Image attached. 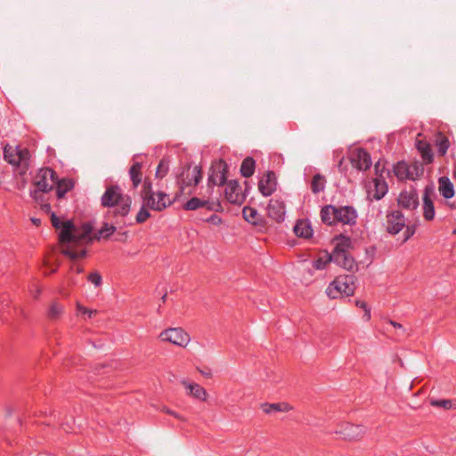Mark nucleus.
<instances>
[{
  "label": "nucleus",
  "mask_w": 456,
  "mask_h": 456,
  "mask_svg": "<svg viewBox=\"0 0 456 456\" xmlns=\"http://www.w3.org/2000/svg\"><path fill=\"white\" fill-rule=\"evenodd\" d=\"M52 225L60 230L59 241L61 245L75 244L76 246L88 245L93 243L92 232L94 224L92 222L82 224L79 229L69 219L61 222L55 213H52Z\"/></svg>",
  "instance_id": "obj_1"
},
{
  "label": "nucleus",
  "mask_w": 456,
  "mask_h": 456,
  "mask_svg": "<svg viewBox=\"0 0 456 456\" xmlns=\"http://www.w3.org/2000/svg\"><path fill=\"white\" fill-rule=\"evenodd\" d=\"M101 205L104 208H114L113 216H126L132 205V198L125 195L118 184H111L106 187L104 193L101 198Z\"/></svg>",
  "instance_id": "obj_2"
},
{
  "label": "nucleus",
  "mask_w": 456,
  "mask_h": 456,
  "mask_svg": "<svg viewBox=\"0 0 456 456\" xmlns=\"http://www.w3.org/2000/svg\"><path fill=\"white\" fill-rule=\"evenodd\" d=\"M191 167V163H186L175 171L176 183L178 185V191L175 192V197L172 200L175 202L184 193L187 186H197L202 179V169L200 166H195L193 167V178L187 181L184 179L185 172H188Z\"/></svg>",
  "instance_id": "obj_3"
},
{
  "label": "nucleus",
  "mask_w": 456,
  "mask_h": 456,
  "mask_svg": "<svg viewBox=\"0 0 456 456\" xmlns=\"http://www.w3.org/2000/svg\"><path fill=\"white\" fill-rule=\"evenodd\" d=\"M354 280L355 277L353 274L338 276L326 289L327 296L335 299L340 295L346 297L354 295L355 289Z\"/></svg>",
  "instance_id": "obj_4"
},
{
  "label": "nucleus",
  "mask_w": 456,
  "mask_h": 456,
  "mask_svg": "<svg viewBox=\"0 0 456 456\" xmlns=\"http://www.w3.org/2000/svg\"><path fill=\"white\" fill-rule=\"evenodd\" d=\"M229 167L225 160L220 159L211 163L208 176V188L211 191L214 186H223L227 182Z\"/></svg>",
  "instance_id": "obj_5"
},
{
  "label": "nucleus",
  "mask_w": 456,
  "mask_h": 456,
  "mask_svg": "<svg viewBox=\"0 0 456 456\" xmlns=\"http://www.w3.org/2000/svg\"><path fill=\"white\" fill-rule=\"evenodd\" d=\"M332 242H336L334 249L330 253L332 262L340 265L349 255L348 249L353 248L352 240L349 236L340 233L332 239Z\"/></svg>",
  "instance_id": "obj_6"
},
{
  "label": "nucleus",
  "mask_w": 456,
  "mask_h": 456,
  "mask_svg": "<svg viewBox=\"0 0 456 456\" xmlns=\"http://www.w3.org/2000/svg\"><path fill=\"white\" fill-rule=\"evenodd\" d=\"M163 341H168L179 346H185L190 341V336L182 328H169L160 333Z\"/></svg>",
  "instance_id": "obj_7"
},
{
  "label": "nucleus",
  "mask_w": 456,
  "mask_h": 456,
  "mask_svg": "<svg viewBox=\"0 0 456 456\" xmlns=\"http://www.w3.org/2000/svg\"><path fill=\"white\" fill-rule=\"evenodd\" d=\"M386 231L391 235H396L405 226L404 215L400 210H393L387 214Z\"/></svg>",
  "instance_id": "obj_8"
},
{
  "label": "nucleus",
  "mask_w": 456,
  "mask_h": 456,
  "mask_svg": "<svg viewBox=\"0 0 456 456\" xmlns=\"http://www.w3.org/2000/svg\"><path fill=\"white\" fill-rule=\"evenodd\" d=\"M335 224L342 223L344 224L354 225L358 217L357 211L353 206L335 207Z\"/></svg>",
  "instance_id": "obj_9"
},
{
  "label": "nucleus",
  "mask_w": 456,
  "mask_h": 456,
  "mask_svg": "<svg viewBox=\"0 0 456 456\" xmlns=\"http://www.w3.org/2000/svg\"><path fill=\"white\" fill-rule=\"evenodd\" d=\"M277 176L274 171L268 170L258 182V190L264 197L271 196L277 189Z\"/></svg>",
  "instance_id": "obj_10"
},
{
  "label": "nucleus",
  "mask_w": 456,
  "mask_h": 456,
  "mask_svg": "<svg viewBox=\"0 0 456 456\" xmlns=\"http://www.w3.org/2000/svg\"><path fill=\"white\" fill-rule=\"evenodd\" d=\"M200 208H206L208 211H215V212H222L223 208L221 203L217 201H209L201 200L197 197H192L184 205L183 208L185 210H196Z\"/></svg>",
  "instance_id": "obj_11"
},
{
  "label": "nucleus",
  "mask_w": 456,
  "mask_h": 456,
  "mask_svg": "<svg viewBox=\"0 0 456 456\" xmlns=\"http://www.w3.org/2000/svg\"><path fill=\"white\" fill-rule=\"evenodd\" d=\"M352 165L358 170H367L372 165L371 157L364 148L356 149L350 157Z\"/></svg>",
  "instance_id": "obj_12"
},
{
  "label": "nucleus",
  "mask_w": 456,
  "mask_h": 456,
  "mask_svg": "<svg viewBox=\"0 0 456 456\" xmlns=\"http://www.w3.org/2000/svg\"><path fill=\"white\" fill-rule=\"evenodd\" d=\"M34 184L36 189L30 191V197L37 202H44V196L39 193L51 191L53 189V185L48 183L46 176H45L40 171L37 174V180L34 182Z\"/></svg>",
  "instance_id": "obj_13"
},
{
  "label": "nucleus",
  "mask_w": 456,
  "mask_h": 456,
  "mask_svg": "<svg viewBox=\"0 0 456 456\" xmlns=\"http://www.w3.org/2000/svg\"><path fill=\"white\" fill-rule=\"evenodd\" d=\"M397 204L404 209H416L419 205V195L415 189L403 191L397 198Z\"/></svg>",
  "instance_id": "obj_14"
},
{
  "label": "nucleus",
  "mask_w": 456,
  "mask_h": 456,
  "mask_svg": "<svg viewBox=\"0 0 456 456\" xmlns=\"http://www.w3.org/2000/svg\"><path fill=\"white\" fill-rule=\"evenodd\" d=\"M336 433L341 436L345 440H357L365 433V428L362 425L346 423L343 424L340 429L336 431Z\"/></svg>",
  "instance_id": "obj_15"
},
{
  "label": "nucleus",
  "mask_w": 456,
  "mask_h": 456,
  "mask_svg": "<svg viewBox=\"0 0 456 456\" xmlns=\"http://www.w3.org/2000/svg\"><path fill=\"white\" fill-rule=\"evenodd\" d=\"M227 186L224 191L225 199L232 204L241 205L245 200V194L239 192L240 185L237 180H230L225 183Z\"/></svg>",
  "instance_id": "obj_16"
},
{
  "label": "nucleus",
  "mask_w": 456,
  "mask_h": 456,
  "mask_svg": "<svg viewBox=\"0 0 456 456\" xmlns=\"http://www.w3.org/2000/svg\"><path fill=\"white\" fill-rule=\"evenodd\" d=\"M434 192V185L428 184L425 187L423 192V216L428 221H431L435 218V206L431 199V195Z\"/></svg>",
  "instance_id": "obj_17"
},
{
  "label": "nucleus",
  "mask_w": 456,
  "mask_h": 456,
  "mask_svg": "<svg viewBox=\"0 0 456 456\" xmlns=\"http://www.w3.org/2000/svg\"><path fill=\"white\" fill-rule=\"evenodd\" d=\"M155 195L158 197V200H155V196H152L146 202L148 208L152 210L161 212L174 203V200H170L168 194L164 191H157Z\"/></svg>",
  "instance_id": "obj_18"
},
{
  "label": "nucleus",
  "mask_w": 456,
  "mask_h": 456,
  "mask_svg": "<svg viewBox=\"0 0 456 456\" xmlns=\"http://www.w3.org/2000/svg\"><path fill=\"white\" fill-rule=\"evenodd\" d=\"M268 216L277 223H281L285 218V203L280 200H271L267 207Z\"/></svg>",
  "instance_id": "obj_19"
},
{
  "label": "nucleus",
  "mask_w": 456,
  "mask_h": 456,
  "mask_svg": "<svg viewBox=\"0 0 456 456\" xmlns=\"http://www.w3.org/2000/svg\"><path fill=\"white\" fill-rule=\"evenodd\" d=\"M419 136H421V134H419L416 139V149L420 153L423 161L426 164H431L434 161V153L431 148V144L425 139H419Z\"/></svg>",
  "instance_id": "obj_20"
},
{
  "label": "nucleus",
  "mask_w": 456,
  "mask_h": 456,
  "mask_svg": "<svg viewBox=\"0 0 456 456\" xmlns=\"http://www.w3.org/2000/svg\"><path fill=\"white\" fill-rule=\"evenodd\" d=\"M293 232L297 237L303 239H310L314 234V230L308 219L297 220Z\"/></svg>",
  "instance_id": "obj_21"
},
{
  "label": "nucleus",
  "mask_w": 456,
  "mask_h": 456,
  "mask_svg": "<svg viewBox=\"0 0 456 456\" xmlns=\"http://www.w3.org/2000/svg\"><path fill=\"white\" fill-rule=\"evenodd\" d=\"M242 216L247 222L254 226H265L266 224L265 218L261 216L258 211L254 208L248 206L244 207Z\"/></svg>",
  "instance_id": "obj_22"
},
{
  "label": "nucleus",
  "mask_w": 456,
  "mask_h": 456,
  "mask_svg": "<svg viewBox=\"0 0 456 456\" xmlns=\"http://www.w3.org/2000/svg\"><path fill=\"white\" fill-rule=\"evenodd\" d=\"M393 173L398 180H413V172L404 160L398 161L393 166Z\"/></svg>",
  "instance_id": "obj_23"
},
{
  "label": "nucleus",
  "mask_w": 456,
  "mask_h": 456,
  "mask_svg": "<svg viewBox=\"0 0 456 456\" xmlns=\"http://www.w3.org/2000/svg\"><path fill=\"white\" fill-rule=\"evenodd\" d=\"M4 159L11 165L20 166L24 159V154L21 151H17V147L13 149L9 144H6L4 147Z\"/></svg>",
  "instance_id": "obj_24"
},
{
  "label": "nucleus",
  "mask_w": 456,
  "mask_h": 456,
  "mask_svg": "<svg viewBox=\"0 0 456 456\" xmlns=\"http://www.w3.org/2000/svg\"><path fill=\"white\" fill-rule=\"evenodd\" d=\"M438 184L439 191L444 199L449 200L454 196V185L447 176H441Z\"/></svg>",
  "instance_id": "obj_25"
},
{
  "label": "nucleus",
  "mask_w": 456,
  "mask_h": 456,
  "mask_svg": "<svg viewBox=\"0 0 456 456\" xmlns=\"http://www.w3.org/2000/svg\"><path fill=\"white\" fill-rule=\"evenodd\" d=\"M142 164L141 162L134 161L129 168L128 174L132 181L133 189H136L142 181Z\"/></svg>",
  "instance_id": "obj_26"
},
{
  "label": "nucleus",
  "mask_w": 456,
  "mask_h": 456,
  "mask_svg": "<svg viewBox=\"0 0 456 456\" xmlns=\"http://www.w3.org/2000/svg\"><path fill=\"white\" fill-rule=\"evenodd\" d=\"M182 384L189 389V394L192 395L194 398L199 399L200 401L207 400V391L204 387L197 383H188L185 380L182 381Z\"/></svg>",
  "instance_id": "obj_27"
},
{
  "label": "nucleus",
  "mask_w": 456,
  "mask_h": 456,
  "mask_svg": "<svg viewBox=\"0 0 456 456\" xmlns=\"http://www.w3.org/2000/svg\"><path fill=\"white\" fill-rule=\"evenodd\" d=\"M256 170V160L253 157L248 156L246 157L240 165V175L245 178L251 177Z\"/></svg>",
  "instance_id": "obj_28"
},
{
  "label": "nucleus",
  "mask_w": 456,
  "mask_h": 456,
  "mask_svg": "<svg viewBox=\"0 0 456 456\" xmlns=\"http://www.w3.org/2000/svg\"><path fill=\"white\" fill-rule=\"evenodd\" d=\"M74 188V182L69 178H62L56 184V196L59 200L63 199L67 192Z\"/></svg>",
  "instance_id": "obj_29"
},
{
  "label": "nucleus",
  "mask_w": 456,
  "mask_h": 456,
  "mask_svg": "<svg viewBox=\"0 0 456 456\" xmlns=\"http://www.w3.org/2000/svg\"><path fill=\"white\" fill-rule=\"evenodd\" d=\"M435 145L437 148L439 156H444L450 147V141L443 133L438 132L436 134Z\"/></svg>",
  "instance_id": "obj_30"
},
{
  "label": "nucleus",
  "mask_w": 456,
  "mask_h": 456,
  "mask_svg": "<svg viewBox=\"0 0 456 456\" xmlns=\"http://www.w3.org/2000/svg\"><path fill=\"white\" fill-rule=\"evenodd\" d=\"M375 192L373 198L376 200H380L388 191V185L386 182V177L374 179Z\"/></svg>",
  "instance_id": "obj_31"
},
{
  "label": "nucleus",
  "mask_w": 456,
  "mask_h": 456,
  "mask_svg": "<svg viewBox=\"0 0 456 456\" xmlns=\"http://www.w3.org/2000/svg\"><path fill=\"white\" fill-rule=\"evenodd\" d=\"M335 206L334 205H325L321 209V219L322 222L327 225H334L335 224V217H334Z\"/></svg>",
  "instance_id": "obj_32"
},
{
  "label": "nucleus",
  "mask_w": 456,
  "mask_h": 456,
  "mask_svg": "<svg viewBox=\"0 0 456 456\" xmlns=\"http://www.w3.org/2000/svg\"><path fill=\"white\" fill-rule=\"evenodd\" d=\"M261 409L264 412L267 414H271L273 412L278 411H289L291 407L287 403H265L261 404Z\"/></svg>",
  "instance_id": "obj_33"
},
{
  "label": "nucleus",
  "mask_w": 456,
  "mask_h": 456,
  "mask_svg": "<svg viewBox=\"0 0 456 456\" xmlns=\"http://www.w3.org/2000/svg\"><path fill=\"white\" fill-rule=\"evenodd\" d=\"M326 178L324 175L321 174H315L313 176L311 182V191L314 194H318L325 190L326 187Z\"/></svg>",
  "instance_id": "obj_34"
},
{
  "label": "nucleus",
  "mask_w": 456,
  "mask_h": 456,
  "mask_svg": "<svg viewBox=\"0 0 456 456\" xmlns=\"http://www.w3.org/2000/svg\"><path fill=\"white\" fill-rule=\"evenodd\" d=\"M63 313L64 306L57 301H53L47 310V318L51 321H55L60 319Z\"/></svg>",
  "instance_id": "obj_35"
},
{
  "label": "nucleus",
  "mask_w": 456,
  "mask_h": 456,
  "mask_svg": "<svg viewBox=\"0 0 456 456\" xmlns=\"http://www.w3.org/2000/svg\"><path fill=\"white\" fill-rule=\"evenodd\" d=\"M155 191H153L152 182L149 177L144 178L142 183V188L141 190L140 195L143 202H147L150 200V198L155 196Z\"/></svg>",
  "instance_id": "obj_36"
},
{
  "label": "nucleus",
  "mask_w": 456,
  "mask_h": 456,
  "mask_svg": "<svg viewBox=\"0 0 456 456\" xmlns=\"http://www.w3.org/2000/svg\"><path fill=\"white\" fill-rule=\"evenodd\" d=\"M170 159L168 157H163L155 172V177L159 179L164 178L169 171Z\"/></svg>",
  "instance_id": "obj_37"
},
{
  "label": "nucleus",
  "mask_w": 456,
  "mask_h": 456,
  "mask_svg": "<svg viewBox=\"0 0 456 456\" xmlns=\"http://www.w3.org/2000/svg\"><path fill=\"white\" fill-rule=\"evenodd\" d=\"M61 254L71 260H77L86 257L87 256V250L84 248L80 251H75L70 247H67L61 250Z\"/></svg>",
  "instance_id": "obj_38"
},
{
  "label": "nucleus",
  "mask_w": 456,
  "mask_h": 456,
  "mask_svg": "<svg viewBox=\"0 0 456 456\" xmlns=\"http://www.w3.org/2000/svg\"><path fill=\"white\" fill-rule=\"evenodd\" d=\"M387 160L385 159H379L376 164L374 165L375 174L377 175V178H382L386 177L384 174L387 175V176L391 175V171L386 167Z\"/></svg>",
  "instance_id": "obj_39"
},
{
  "label": "nucleus",
  "mask_w": 456,
  "mask_h": 456,
  "mask_svg": "<svg viewBox=\"0 0 456 456\" xmlns=\"http://www.w3.org/2000/svg\"><path fill=\"white\" fill-rule=\"evenodd\" d=\"M324 256H320L316 260L313 262V266L316 270H323L325 269L326 265L329 263L332 262V257L330 256V253H329L327 250H324Z\"/></svg>",
  "instance_id": "obj_40"
},
{
  "label": "nucleus",
  "mask_w": 456,
  "mask_h": 456,
  "mask_svg": "<svg viewBox=\"0 0 456 456\" xmlns=\"http://www.w3.org/2000/svg\"><path fill=\"white\" fill-rule=\"evenodd\" d=\"M147 208L146 203L142 201V205L135 216V222L137 224H142L151 217V213L147 210Z\"/></svg>",
  "instance_id": "obj_41"
},
{
  "label": "nucleus",
  "mask_w": 456,
  "mask_h": 456,
  "mask_svg": "<svg viewBox=\"0 0 456 456\" xmlns=\"http://www.w3.org/2000/svg\"><path fill=\"white\" fill-rule=\"evenodd\" d=\"M339 266L343 267L344 269L351 273H354L355 271L358 270L357 264L354 258L350 254L346 257L344 262Z\"/></svg>",
  "instance_id": "obj_42"
},
{
  "label": "nucleus",
  "mask_w": 456,
  "mask_h": 456,
  "mask_svg": "<svg viewBox=\"0 0 456 456\" xmlns=\"http://www.w3.org/2000/svg\"><path fill=\"white\" fill-rule=\"evenodd\" d=\"M409 167H411V171L413 172V180L415 181L419 178L424 173V167L420 161L415 160L411 163Z\"/></svg>",
  "instance_id": "obj_43"
},
{
  "label": "nucleus",
  "mask_w": 456,
  "mask_h": 456,
  "mask_svg": "<svg viewBox=\"0 0 456 456\" xmlns=\"http://www.w3.org/2000/svg\"><path fill=\"white\" fill-rule=\"evenodd\" d=\"M40 172L46 176V179L50 178V180L56 185L59 179L57 173L51 167L41 168Z\"/></svg>",
  "instance_id": "obj_44"
},
{
  "label": "nucleus",
  "mask_w": 456,
  "mask_h": 456,
  "mask_svg": "<svg viewBox=\"0 0 456 456\" xmlns=\"http://www.w3.org/2000/svg\"><path fill=\"white\" fill-rule=\"evenodd\" d=\"M87 281L93 283L96 288L102 284V278L99 272H94L88 274Z\"/></svg>",
  "instance_id": "obj_45"
},
{
  "label": "nucleus",
  "mask_w": 456,
  "mask_h": 456,
  "mask_svg": "<svg viewBox=\"0 0 456 456\" xmlns=\"http://www.w3.org/2000/svg\"><path fill=\"white\" fill-rule=\"evenodd\" d=\"M116 231V226H114L113 224H110L107 222H104L101 228V233L106 234L105 240H108Z\"/></svg>",
  "instance_id": "obj_46"
},
{
  "label": "nucleus",
  "mask_w": 456,
  "mask_h": 456,
  "mask_svg": "<svg viewBox=\"0 0 456 456\" xmlns=\"http://www.w3.org/2000/svg\"><path fill=\"white\" fill-rule=\"evenodd\" d=\"M431 405L442 407L444 409L449 410L452 409L453 403L452 400L449 399H442V400H432Z\"/></svg>",
  "instance_id": "obj_47"
},
{
  "label": "nucleus",
  "mask_w": 456,
  "mask_h": 456,
  "mask_svg": "<svg viewBox=\"0 0 456 456\" xmlns=\"http://www.w3.org/2000/svg\"><path fill=\"white\" fill-rule=\"evenodd\" d=\"M355 305L363 309L364 314L363 319L365 321H369L370 319V308L368 306L367 303L362 300H356Z\"/></svg>",
  "instance_id": "obj_48"
},
{
  "label": "nucleus",
  "mask_w": 456,
  "mask_h": 456,
  "mask_svg": "<svg viewBox=\"0 0 456 456\" xmlns=\"http://www.w3.org/2000/svg\"><path fill=\"white\" fill-rule=\"evenodd\" d=\"M405 231L403 232V243L406 242L408 240H410L416 232L417 225L411 224V225H405Z\"/></svg>",
  "instance_id": "obj_49"
},
{
  "label": "nucleus",
  "mask_w": 456,
  "mask_h": 456,
  "mask_svg": "<svg viewBox=\"0 0 456 456\" xmlns=\"http://www.w3.org/2000/svg\"><path fill=\"white\" fill-rule=\"evenodd\" d=\"M77 309L83 314H87L88 318H91L97 312L96 310L88 309L83 306L80 303H77Z\"/></svg>",
  "instance_id": "obj_50"
},
{
  "label": "nucleus",
  "mask_w": 456,
  "mask_h": 456,
  "mask_svg": "<svg viewBox=\"0 0 456 456\" xmlns=\"http://www.w3.org/2000/svg\"><path fill=\"white\" fill-rule=\"evenodd\" d=\"M206 222L217 225L222 223V218L216 214H212L206 219Z\"/></svg>",
  "instance_id": "obj_51"
},
{
  "label": "nucleus",
  "mask_w": 456,
  "mask_h": 456,
  "mask_svg": "<svg viewBox=\"0 0 456 456\" xmlns=\"http://www.w3.org/2000/svg\"><path fill=\"white\" fill-rule=\"evenodd\" d=\"M41 203H42L41 204V209L44 212H45L47 214H50L52 216V213H53V212L52 211L51 205L49 203H43V202H41Z\"/></svg>",
  "instance_id": "obj_52"
},
{
  "label": "nucleus",
  "mask_w": 456,
  "mask_h": 456,
  "mask_svg": "<svg viewBox=\"0 0 456 456\" xmlns=\"http://www.w3.org/2000/svg\"><path fill=\"white\" fill-rule=\"evenodd\" d=\"M105 235H106L105 233H101V229H100L96 233L92 235L91 238H93V241L100 240L102 238L105 239Z\"/></svg>",
  "instance_id": "obj_53"
},
{
  "label": "nucleus",
  "mask_w": 456,
  "mask_h": 456,
  "mask_svg": "<svg viewBox=\"0 0 456 456\" xmlns=\"http://www.w3.org/2000/svg\"><path fill=\"white\" fill-rule=\"evenodd\" d=\"M388 323H389L390 325H392L393 327H395V328H397V329H401V330H403V332H405V330L403 329V325H402L401 323L396 322L392 321V320H389V321H388Z\"/></svg>",
  "instance_id": "obj_54"
},
{
  "label": "nucleus",
  "mask_w": 456,
  "mask_h": 456,
  "mask_svg": "<svg viewBox=\"0 0 456 456\" xmlns=\"http://www.w3.org/2000/svg\"><path fill=\"white\" fill-rule=\"evenodd\" d=\"M200 373L204 376V377H207V378H210L212 376V373H211V370H200Z\"/></svg>",
  "instance_id": "obj_55"
},
{
  "label": "nucleus",
  "mask_w": 456,
  "mask_h": 456,
  "mask_svg": "<svg viewBox=\"0 0 456 456\" xmlns=\"http://www.w3.org/2000/svg\"><path fill=\"white\" fill-rule=\"evenodd\" d=\"M163 411H165L167 413H168V414H170V415L175 416V418H177V419H180V416H179L178 414H176V413H175L174 411H170V410L167 409L166 407H164V408H163Z\"/></svg>",
  "instance_id": "obj_56"
},
{
  "label": "nucleus",
  "mask_w": 456,
  "mask_h": 456,
  "mask_svg": "<svg viewBox=\"0 0 456 456\" xmlns=\"http://www.w3.org/2000/svg\"><path fill=\"white\" fill-rule=\"evenodd\" d=\"M193 171L191 172V175H190V170L188 172H185L184 174V179H186L187 181H189L190 179H192L193 178Z\"/></svg>",
  "instance_id": "obj_57"
},
{
  "label": "nucleus",
  "mask_w": 456,
  "mask_h": 456,
  "mask_svg": "<svg viewBox=\"0 0 456 456\" xmlns=\"http://www.w3.org/2000/svg\"><path fill=\"white\" fill-rule=\"evenodd\" d=\"M75 272H76L77 273H84V267H83V266H81V265H77V266L75 267Z\"/></svg>",
  "instance_id": "obj_58"
},
{
  "label": "nucleus",
  "mask_w": 456,
  "mask_h": 456,
  "mask_svg": "<svg viewBox=\"0 0 456 456\" xmlns=\"http://www.w3.org/2000/svg\"><path fill=\"white\" fill-rule=\"evenodd\" d=\"M31 221H32V223H33L34 224H36V225H37V226L41 224V220H40V219H38V218H35V217H34V218H31Z\"/></svg>",
  "instance_id": "obj_59"
},
{
  "label": "nucleus",
  "mask_w": 456,
  "mask_h": 456,
  "mask_svg": "<svg viewBox=\"0 0 456 456\" xmlns=\"http://www.w3.org/2000/svg\"><path fill=\"white\" fill-rule=\"evenodd\" d=\"M244 183H245L246 188H245V191L242 194H245V196H246L247 192L248 191V189H249V184L247 181H245Z\"/></svg>",
  "instance_id": "obj_60"
},
{
  "label": "nucleus",
  "mask_w": 456,
  "mask_h": 456,
  "mask_svg": "<svg viewBox=\"0 0 456 456\" xmlns=\"http://www.w3.org/2000/svg\"><path fill=\"white\" fill-rule=\"evenodd\" d=\"M166 299H167V293H165V294L162 296V297H161V300H162V302H163V303H165V302H166Z\"/></svg>",
  "instance_id": "obj_61"
},
{
  "label": "nucleus",
  "mask_w": 456,
  "mask_h": 456,
  "mask_svg": "<svg viewBox=\"0 0 456 456\" xmlns=\"http://www.w3.org/2000/svg\"><path fill=\"white\" fill-rule=\"evenodd\" d=\"M453 177L456 179V164L453 167Z\"/></svg>",
  "instance_id": "obj_62"
},
{
  "label": "nucleus",
  "mask_w": 456,
  "mask_h": 456,
  "mask_svg": "<svg viewBox=\"0 0 456 456\" xmlns=\"http://www.w3.org/2000/svg\"><path fill=\"white\" fill-rule=\"evenodd\" d=\"M449 207H450L451 208H455L454 204H449Z\"/></svg>",
  "instance_id": "obj_63"
},
{
  "label": "nucleus",
  "mask_w": 456,
  "mask_h": 456,
  "mask_svg": "<svg viewBox=\"0 0 456 456\" xmlns=\"http://www.w3.org/2000/svg\"><path fill=\"white\" fill-rule=\"evenodd\" d=\"M452 234L456 235V228L452 230Z\"/></svg>",
  "instance_id": "obj_64"
}]
</instances>
